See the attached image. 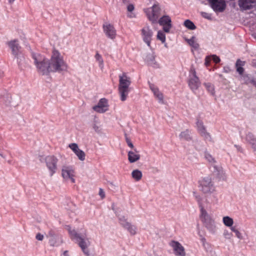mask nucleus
<instances>
[{"label":"nucleus","instance_id":"f257e3e1","mask_svg":"<svg viewBox=\"0 0 256 256\" xmlns=\"http://www.w3.org/2000/svg\"><path fill=\"white\" fill-rule=\"evenodd\" d=\"M38 72L42 75H48L51 72L50 60L39 53L31 52Z\"/></svg>","mask_w":256,"mask_h":256},{"label":"nucleus","instance_id":"f03ea898","mask_svg":"<svg viewBox=\"0 0 256 256\" xmlns=\"http://www.w3.org/2000/svg\"><path fill=\"white\" fill-rule=\"evenodd\" d=\"M51 72H60L67 70V65L64 62L60 53L56 50H54L50 60Z\"/></svg>","mask_w":256,"mask_h":256},{"label":"nucleus","instance_id":"7ed1b4c3","mask_svg":"<svg viewBox=\"0 0 256 256\" xmlns=\"http://www.w3.org/2000/svg\"><path fill=\"white\" fill-rule=\"evenodd\" d=\"M68 232L72 238L76 240L82 252L86 256H89L90 252L88 248L90 245V242L88 239L86 238V232L79 234L74 230H71L70 228H68Z\"/></svg>","mask_w":256,"mask_h":256},{"label":"nucleus","instance_id":"20e7f679","mask_svg":"<svg viewBox=\"0 0 256 256\" xmlns=\"http://www.w3.org/2000/svg\"><path fill=\"white\" fill-rule=\"evenodd\" d=\"M200 218L204 226L212 233H214L216 231V225L214 220L212 216L208 214L202 206H200Z\"/></svg>","mask_w":256,"mask_h":256},{"label":"nucleus","instance_id":"39448f33","mask_svg":"<svg viewBox=\"0 0 256 256\" xmlns=\"http://www.w3.org/2000/svg\"><path fill=\"white\" fill-rule=\"evenodd\" d=\"M198 183L200 190L204 194H212L216 191L214 182L209 176L204 178Z\"/></svg>","mask_w":256,"mask_h":256},{"label":"nucleus","instance_id":"423d86ee","mask_svg":"<svg viewBox=\"0 0 256 256\" xmlns=\"http://www.w3.org/2000/svg\"><path fill=\"white\" fill-rule=\"evenodd\" d=\"M190 73L188 84L190 90L195 92L200 86L201 83L199 78L196 76V70L193 67L190 68Z\"/></svg>","mask_w":256,"mask_h":256},{"label":"nucleus","instance_id":"0eeeda50","mask_svg":"<svg viewBox=\"0 0 256 256\" xmlns=\"http://www.w3.org/2000/svg\"><path fill=\"white\" fill-rule=\"evenodd\" d=\"M58 159L54 156H48L46 157L45 162L47 168L50 172V176H52L57 170Z\"/></svg>","mask_w":256,"mask_h":256},{"label":"nucleus","instance_id":"6e6552de","mask_svg":"<svg viewBox=\"0 0 256 256\" xmlns=\"http://www.w3.org/2000/svg\"><path fill=\"white\" fill-rule=\"evenodd\" d=\"M211 8L216 12H222L226 8L224 0H208Z\"/></svg>","mask_w":256,"mask_h":256},{"label":"nucleus","instance_id":"1a4fd4ad","mask_svg":"<svg viewBox=\"0 0 256 256\" xmlns=\"http://www.w3.org/2000/svg\"><path fill=\"white\" fill-rule=\"evenodd\" d=\"M141 35L143 41L148 47H150L153 32L149 26L146 25L141 30Z\"/></svg>","mask_w":256,"mask_h":256},{"label":"nucleus","instance_id":"9d476101","mask_svg":"<svg viewBox=\"0 0 256 256\" xmlns=\"http://www.w3.org/2000/svg\"><path fill=\"white\" fill-rule=\"evenodd\" d=\"M160 13V8L158 4H154L151 8L150 11L146 12L148 20L152 23H155L159 17Z\"/></svg>","mask_w":256,"mask_h":256},{"label":"nucleus","instance_id":"9b49d317","mask_svg":"<svg viewBox=\"0 0 256 256\" xmlns=\"http://www.w3.org/2000/svg\"><path fill=\"white\" fill-rule=\"evenodd\" d=\"M6 44L10 48L12 54L14 56V58L18 59V56L21 54V46H20L18 40H14L7 42Z\"/></svg>","mask_w":256,"mask_h":256},{"label":"nucleus","instance_id":"f8f14e48","mask_svg":"<svg viewBox=\"0 0 256 256\" xmlns=\"http://www.w3.org/2000/svg\"><path fill=\"white\" fill-rule=\"evenodd\" d=\"M170 245L173 248L176 256H186L184 248L179 242L175 240H172L170 243Z\"/></svg>","mask_w":256,"mask_h":256},{"label":"nucleus","instance_id":"ddd939ff","mask_svg":"<svg viewBox=\"0 0 256 256\" xmlns=\"http://www.w3.org/2000/svg\"><path fill=\"white\" fill-rule=\"evenodd\" d=\"M104 32L106 36L112 40H114L116 36V30L113 25L105 23L102 26Z\"/></svg>","mask_w":256,"mask_h":256},{"label":"nucleus","instance_id":"4468645a","mask_svg":"<svg viewBox=\"0 0 256 256\" xmlns=\"http://www.w3.org/2000/svg\"><path fill=\"white\" fill-rule=\"evenodd\" d=\"M74 172L71 166H63L62 170V174L66 180H70L72 183L75 182L74 178Z\"/></svg>","mask_w":256,"mask_h":256},{"label":"nucleus","instance_id":"2eb2a0df","mask_svg":"<svg viewBox=\"0 0 256 256\" xmlns=\"http://www.w3.org/2000/svg\"><path fill=\"white\" fill-rule=\"evenodd\" d=\"M158 24L163 26V30L166 32H168L172 27L171 18L168 16H164L160 18Z\"/></svg>","mask_w":256,"mask_h":256},{"label":"nucleus","instance_id":"dca6fc26","mask_svg":"<svg viewBox=\"0 0 256 256\" xmlns=\"http://www.w3.org/2000/svg\"><path fill=\"white\" fill-rule=\"evenodd\" d=\"M108 104L106 99L103 98H101L97 105L93 106V110L99 113H104L108 110Z\"/></svg>","mask_w":256,"mask_h":256},{"label":"nucleus","instance_id":"f3484780","mask_svg":"<svg viewBox=\"0 0 256 256\" xmlns=\"http://www.w3.org/2000/svg\"><path fill=\"white\" fill-rule=\"evenodd\" d=\"M118 88H130L131 84V80L126 72H122L119 76Z\"/></svg>","mask_w":256,"mask_h":256},{"label":"nucleus","instance_id":"a211bd4d","mask_svg":"<svg viewBox=\"0 0 256 256\" xmlns=\"http://www.w3.org/2000/svg\"><path fill=\"white\" fill-rule=\"evenodd\" d=\"M69 148L73 151L75 154L78 156V158L84 161L86 158V154L84 152L80 150L78 145L76 143H72L69 144Z\"/></svg>","mask_w":256,"mask_h":256},{"label":"nucleus","instance_id":"6ab92c4d","mask_svg":"<svg viewBox=\"0 0 256 256\" xmlns=\"http://www.w3.org/2000/svg\"><path fill=\"white\" fill-rule=\"evenodd\" d=\"M238 5L244 10H250L256 5V0H239Z\"/></svg>","mask_w":256,"mask_h":256},{"label":"nucleus","instance_id":"aec40b11","mask_svg":"<svg viewBox=\"0 0 256 256\" xmlns=\"http://www.w3.org/2000/svg\"><path fill=\"white\" fill-rule=\"evenodd\" d=\"M150 89L153 92L154 96L158 99L160 102H163L164 96L159 91V90L153 84H150Z\"/></svg>","mask_w":256,"mask_h":256},{"label":"nucleus","instance_id":"412c9836","mask_svg":"<svg viewBox=\"0 0 256 256\" xmlns=\"http://www.w3.org/2000/svg\"><path fill=\"white\" fill-rule=\"evenodd\" d=\"M118 92L120 96V99L122 101H125L128 95L130 92V88H118Z\"/></svg>","mask_w":256,"mask_h":256},{"label":"nucleus","instance_id":"4be33fe9","mask_svg":"<svg viewBox=\"0 0 256 256\" xmlns=\"http://www.w3.org/2000/svg\"><path fill=\"white\" fill-rule=\"evenodd\" d=\"M146 60L148 64L154 68H158V63L155 60V56L154 54H148L146 58Z\"/></svg>","mask_w":256,"mask_h":256},{"label":"nucleus","instance_id":"5701e85b","mask_svg":"<svg viewBox=\"0 0 256 256\" xmlns=\"http://www.w3.org/2000/svg\"><path fill=\"white\" fill-rule=\"evenodd\" d=\"M191 131L188 129L182 132L179 135L180 140H184L186 141H190L192 140V136L191 135Z\"/></svg>","mask_w":256,"mask_h":256},{"label":"nucleus","instance_id":"b1692460","mask_svg":"<svg viewBox=\"0 0 256 256\" xmlns=\"http://www.w3.org/2000/svg\"><path fill=\"white\" fill-rule=\"evenodd\" d=\"M246 140L252 145L254 150L256 151V138L251 132H248L246 136Z\"/></svg>","mask_w":256,"mask_h":256},{"label":"nucleus","instance_id":"393cba45","mask_svg":"<svg viewBox=\"0 0 256 256\" xmlns=\"http://www.w3.org/2000/svg\"><path fill=\"white\" fill-rule=\"evenodd\" d=\"M245 62L242 61L240 59L237 60L236 63V72L242 75L244 72V68H242L245 64Z\"/></svg>","mask_w":256,"mask_h":256},{"label":"nucleus","instance_id":"a878e982","mask_svg":"<svg viewBox=\"0 0 256 256\" xmlns=\"http://www.w3.org/2000/svg\"><path fill=\"white\" fill-rule=\"evenodd\" d=\"M140 158V156L133 151H130L128 152V159L130 162L133 163Z\"/></svg>","mask_w":256,"mask_h":256},{"label":"nucleus","instance_id":"bb28decb","mask_svg":"<svg viewBox=\"0 0 256 256\" xmlns=\"http://www.w3.org/2000/svg\"><path fill=\"white\" fill-rule=\"evenodd\" d=\"M124 228H126L132 235H134L136 232V226L129 222L125 224Z\"/></svg>","mask_w":256,"mask_h":256},{"label":"nucleus","instance_id":"cd10ccee","mask_svg":"<svg viewBox=\"0 0 256 256\" xmlns=\"http://www.w3.org/2000/svg\"><path fill=\"white\" fill-rule=\"evenodd\" d=\"M132 176L136 181H139L142 178V172L138 170H135L132 172Z\"/></svg>","mask_w":256,"mask_h":256},{"label":"nucleus","instance_id":"c85d7f7f","mask_svg":"<svg viewBox=\"0 0 256 256\" xmlns=\"http://www.w3.org/2000/svg\"><path fill=\"white\" fill-rule=\"evenodd\" d=\"M196 125L198 131L200 134L206 130V128L204 125L203 122L198 118H196Z\"/></svg>","mask_w":256,"mask_h":256},{"label":"nucleus","instance_id":"c756f323","mask_svg":"<svg viewBox=\"0 0 256 256\" xmlns=\"http://www.w3.org/2000/svg\"><path fill=\"white\" fill-rule=\"evenodd\" d=\"M224 224L228 227L232 226L234 224V220L232 218L228 216H224L222 218Z\"/></svg>","mask_w":256,"mask_h":256},{"label":"nucleus","instance_id":"7c9ffc66","mask_svg":"<svg viewBox=\"0 0 256 256\" xmlns=\"http://www.w3.org/2000/svg\"><path fill=\"white\" fill-rule=\"evenodd\" d=\"M204 85L205 86L208 92H210V94L212 96L214 95L215 92L214 86L210 82H205L204 84Z\"/></svg>","mask_w":256,"mask_h":256},{"label":"nucleus","instance_id":"2f4dec72","mask_svg":"<svg viewBox=\"0 0 256 256\" xmlns=\"http://www.w3.org/2000/svg\"><path fill=\"white\" fill-rule=\"evenodd\" d=\"M184 25L188 29L194 30L196 28V26L194 23L190 20H186L184 22Z\"/></svg>","mask_w":256,"mask_h":256},{"label":"nucleus","instance_id":"473e14b6","mask_svg":"<svg viewBox=\"0 0 256 256\" xmlns=\"http://www.w3.org/2000/svg\"><path fill=\"white\" fill-rule=\"evenodd\" d=\"M188 42L190 46L194 48H198L199 47V44L195 41V37L194 36L188 40Z\"/></svg>","mask_w":256,"mask_h":256},{"label":"nucleus","instance_id":"72a5a7b5","mask_svg":"<svg viewBox=\"0 0 256 256\" xmlns=\"http://www.w3.org/2000/svg\"><path fill=\"white\" fill-rule=\"evenodd\" d=\"M95 58L98 62L99 66L102 68L104 66V61L102 56L98 52H96L95 56Z\"/></svg>","mask_w":256,"mask_h":256},{"label":"nucleus","instance_id":"f704fd0d","mask_svg":"<svg viewBox=\"0 0 256 256\" xmlns=\"http://www.w3.org/2000/svg\"><path fill=\"white\" fill-rule=\"evenodd\" d=\"M157 38L160 40L162 43L166 41V36L162 32L159 30L158 32Z\"/></svg>","mask_w":256,"mask_h":256},{"label":"nucleus","instance_id":"c9c22d12","mask_svg":"<svg viewBox=\"0 0 256 256\" xmlns=\"http://www.w3.org/2000/svg\"><path fill=\"white\" fill-rule=\"evenodd\" d=\"M206 140L211 141L212 138L210 134L206 132V130H204V132H202L200 134Z\"/></svg>","mask_w":256,"mask_h":256},{"label":"nucleus","instance_id":"e433bc0d","mask_svg":"<svg viewBox=\"0 0 256 256\" xmlns=\"http://www.w3.org/2000/svg\"><path fill=\"white\" fill-rule=\"evenodd\" d=\"M204 156H205L206 159L207 160L208 162H211V163L215 162V160H214V158H213V157L208 152H205Z\"/></svg>","mask_w":256,"mask_h":256},{"label":"nucleus","instance_id":"4c0bfd02","mask_svg":"<svg viewBox=\"0 0 256 256\" xmlns=\"http://www.w3.org/2000/svg\"><path fill=\"white\" fill-rule=\"evenodd\" d=\"M193 194H194V196L196 200L198 202V204H199V206L200 207V205L202 206V202H202V197L200 196V194H198L195 192H193Z\"/></svg>","mask_w":256,"mask_h":256},{"label":"nucleus","instance_id":"58836bf2","mask_svg":"<svg viewBox=\"0 0 256 256\" xmlns=\"http://www.w3.org/2000/svg\"><path fill=\"white\" fill-rule=\"evenodd\" d=\"M119 220L120 224L124 228L125 226V224L126 223H128L126 222V219L124 216H122V218H119Z\"/></svg>","mask_w":256,"mask_h":256},{"label":"nucleus","instance_id":"ea45409f","mask_svg":"<svg viewBox=\"0 0 256 256\" xmlns=\"http://www.w3.org/2000/svg\"><path fill=\"white\" fill-rule=\"evenodd\" d=\"M124 136H125V138H126V142L130 148H133L134 145H133L132 143L131 142L130 139L128 137L127 134H125Z\"/></svg>","mask_w":256,"mask_h":256},{"label":"nucleus","instance_id":"a19ab883","mask_svg":"<svg viewBox=\"0 0 256 256\" xmlns=\"http://www.w3.org/2000/svg\"><path fill=\"white\" fill-rule=\"evenodd\" d=\"M223 235L226 238L230 239L232 236V234L226 230L224 231Z\"/></svg>","mask_w":256,"mask_h":256},{"label":"nucleus","instance_id":"79ce46f5","mask_svg":"<svg viewBox=\"0 0 256 256\" xmlns=\"http://www.w3.org/2000/svg\"><path fill=\"white\" fill-rule=\"evenodd\" d=\"M212 59L214 62H215L216 64L220 62V58L216 55L212 56Z\"/></svg>","mask_w":256,"mask_h":256},{"label":"nucleus","instance_id":"37998d69","mask_svg":"<svg viewBox=\"0 0 256 256\" xmlns=\"http://www.w3.org/2000/svg\"><path fill=\"white\" fill-rule=\"evenodd\" d=\"M213 167L214 168V172H218V174H220V172H222L220 168L218 167L215 165H214L213 166Z\"/></svg>","mask_w":256,"mask_h":256},{"label":"nucleus","instance_id":"c03bdc74","mask_svg":"<svg viewBox=\"0 0 256 256\" xmlns=\"http://www.w3.org/2000/svg\"><path fill=\"white\" fill-rule=\"evenodd\" d=\"M98 194L102 199L105 198V192L102 188H100Z\"/></svg>","mask_w":256,"mask_h":256},{"label":"nucleus","instance_id":"a18cd8bd","mask_svg":"<svg viewBox=\"0 0 256 256\" xmlns=\"http://www.w3.org/2000/svg\"><path fill=\"white\" fill-rule=\"evenodd\" d=\"M235 234H236V236L240 240H242V234L239 232L238 230L236 232H235Z\"/></svg>","mask_w":256,"mask_h":256},{"label":"nucleus","instance_id":"49530a36","mask_svg":"<svg viewBox=\"0 0 256 256\" xmlns=\"http://www.w3.org/2000/svg\"><path fill=\"white\" fill-rule=\"evenodd\" d=\"M36 239L38 240H42L44 238V236L42 234H40L38 233L36 235Z\"/></svg>","mask_w":256,"mask_h":256},{"label":"nucleus","instance_id":"de8ad7c7","mask_svg":"<svg viewBox=\"0 0 256 256\" xmlns=\"http://www.w3.org/2000/svg\"><path fill=\"white\" fill-rule=\"evenodd\" d=\"M127 10L128 12H132L134 10V6L132 4H130L127 6Z\"/></svg>","mask_w":256,"mask_h":256},{"label":"nucleus","instance_id":"09e8293b","mask_svg":"<svg viewBox=\"0 0 256 256\" xmlns=\"http://www.w3.org/2000/svg\"><path fill=\"white\" fill-rule=\"evenodd\" d=\"M201 242L202 243L203 246L205 248L206 247V245H208V244L206 242V238H201Z\"/></svg>","mask_w":256,"mask_h":256},{"label":"nucleus","instance_id":"8fccbe9b","mask_svg":"<svg viewBox=\"0 0 256 256\" xmlns=\"http://www.w3.org/2000/svg\"><path fill=\"white\" fill-rule=\"evenodd\" d=\"M54 238H50L49 241H50V244L51 246H55L56 244V242L54 241Z\"/></svg>","mask_w":256,"mask_h":256},{"label":"nucleus","instance_id":"3c124183","mask_svg":"<svg viewBox=\"0 0 256 256\" xmlns=\"http://www.w3.org/2000/svg\"><path fill=\"white\" fill-rule=\"evenodd\" d=\"M48 236H50V238H55V234H54V232L53 231H52V230H50L48 232Z\"/></svg>","mask_w":256,"mask_h":256},{"label":"nucleus","instance_id":"603ef678","mask_svg":"<svg viewBox=\"0 0 256 256\" xmlns=\"http://www.w3.org/2000/svg\"><path fill=\"white\" fill-rule=\"evenodd\" d=\"M210 58L208 57H206L205 59V64L206 66H208L210 62Z\"/></svg>","mask_w":256,"mask_h":256},{"label":"nucleus","instance_id":"864d4df0","mask_svg":"<svg viewBox=\"0 0 256 256\" xmlns=\"http://www.w3.org/2000/svg\"><path fill=\"white\" fill-rule=\"evenodd\" d=\"M92 128L96 132H99V128L96 124H94L93 125Z\"/></svg>","mask_w":256,"mask_h":256},{"label":"nucleus","instance_id":"5fc2aeb1","mask_svg":"<svg viewBox=\"0 0 256 256\" xmlns=\"http://www.w3.org/2000/svg\"><path fill=\"white\" fill-rule=\"evenodd\" d=\"M202 16L203 17H204L206 18L210 19V17L208 16V14L206 12H202Z\"/></svg>","mask_w":256,"mask_h":256},{"label":"nucleus","instance_id":"6e6d98bb","mask_svg":"<svg viewBox=\"0 0 256 256\" xmlns=\"http://www.w3.org/2000/svg\"><path fill=\"white\" fill-rule=\"evenodd\" d=\"M250 82L256 88V80L254 78H252L250 80Z\"/></svg>","mask_w":256,"mask_h":256},{"label":"nucleus","instance_id":"4d7b16f0","mask_svg":"<svg viewBox=\"0 0 256 256\" xmlns=\"http://www.w3.org/2000/svg\"><path fill=\"white\" fill-rule=\"evenodd\" d=\"M230 227L231 230L234 232H236L238 230L236 228V226H230Z\"/></svg>","mask_w":256,"mask_h":256},{"label":"nucleus","instance_id":"13d9d810","mask_svg":"<svg viewBox=\"0 0 256 256\" xmlns=\"http://www.w3.org/2000/svg\"><path fill=\"white\" fill-rule=\"evenodd\" d=\"M252 65L256 68V59H254L252 62Z\"/></svg>","mask_w":256,"mask_h":256},{"label":"nucleus","instance_id":"bf43d9fd","mask_svg":"<svg viewBox=\"0 0 256 256\" xmlns=\"http://www.w3.org/2000/svg\"><path fill=\"white\" fill-rule=\"evenodd\" d=\"M8 102H6V104H9L10 103V100H11V99H12L11 97H10V96H8Z\"/></svg>","mask_w":256,"mask_h":256},{"label":"nucleus","instance_id":"052dcab7","mask_svg":"<svg viewBox=\"0 0 256 256\" xmlns=\"http://www.w3.org/2000/svg\"><path fill=\"white\" fill-rule=\"evenodd\" d=\"M62 256H68V250H66L64 252Z\"/></svg>","mask_w":256,"mask_h":256},{"label":"nucleus","instance_id":"680f3d73","mask_svg":"<svg viewBox=\"0 0 256 256\" xmlns=\"http://www.w3.org/2000/svg\"><path fill=\"white\" fill-rule=\"evenodd\" d=\"M234 146L237 148V150H238V151H240V150H241V147H240V146L235 144V145H234Z\"/></svg>","mask_w":256,"mask_h":256},{"label":"nucleus","instance_id":"e2e57ef3","mask_svg":"<svg viewBox=\"0 0 256 256\" xmlns=\"http://www.w3.org/2000/svg\"><path fill=\"white\" fill-rule=\"evenodd\" d=\"M14 1H15V0H8V3L10 4H13Z\"/></svg>","mask_w":256,"mask_h":256},{"label":"nucleus","instance_id":"0e129e2a","mask_svg":"<svg viewBox=\"0 0 256 256\" xmlns=\"http://www.w3.org/2000/svg\"><path fill=\"white\" fill-rule=\"evenodd\" d=\"M224 70L225 72H228V70H227L226 69V68H224Z\"/></svg>","mask_w":256,"mask_h":256},{"label":"nucleus","instance_id":"69168bd1","mask_svg":"<svg viewBox=\"0 0 256 256\" xmlns=\"http://www.w3.org/2000/svg\"><path fill=\"white\" fill-rule=\"evenodd\" d=\"M246 77H248V76L247 75H246L244 76V78H246Z\"/></svg>","mask_w":256,"mask_h":256},{"label":"nucleus","instance_id":"338daca9","mask_svg":"<svg viewBox=\"0 0 256 256\" xmlns=\"http://www.w3.org/2000/svg\"><path fill=\"white\" fill-rule=\"evenodd\" d=\"M0 156H2V157H4V156H2V154H0Z\"/></svg>","mask_w":256,"mask_h":256},{"label":"nucleus","instance_id":"774afa93","mask_svg":"<svg viewBox=\"0 0 256 256\" xmlns=\"http://www.w3.org/2000/svg\"><path fill=\"white\" fill-rule=\"evenodd\" d=\"M123 2H124V0H123Z\"/></svg>","mask_w":256,"mask_h":256}]
</instances>
